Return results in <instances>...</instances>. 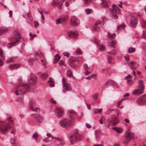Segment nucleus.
<instances>
[{
  "instance_id": "obj_12",
  "label": "nucleus",
  "mask_w": 146,
  "mask_h": 146,
  "mask_svg": "<svg viewBox=\"0 0 146 146\" xmlns=\"http://www.w3.org/2000/svg\"><path fill=\"white\" fill-rule=\"evenodd\" d=\"M35 104L32 102L30 103V109L33 111L36 112H39L40 111V109L38 107H35Z\"/></svg>"
},
{
  "instance_id": "obj_45",
  "label": "nucleus",
  "mask_w": 146,
  "mask_h": 146,
  "mask_svg": "<svg viewBox=\"0 0 146 146\" xmlns=\"http://www.w3.org/2000/svg\"><path fill=\"white\" fill-rule=\"evenodd\" d=\"M142 37L143 38L146 40V31H143V34L142 36Z\"/></svg>"
},
{
  "instance_id": "obj_51",
  "label": "nucleus",
  "mask_w": 146,
  "mask_h": 146,
  "mask_svg": "<svg viewBox=\"0 0 146 146\" xmlns=\"http://www.w3.org/2000/svg\"><path fill=\"white\" fill-rule=\"evenodd\" d=\"M56 24L58 25L60 23L62 24V23L61 22V20H60V19H58L56 20Z\"/></svg>"
},
{
  "instance_id": "obj_54",
  "label": "nucleus",
  "mask_w": 146,
  "mask_h": 146,
  "mask_svg": "<svg viewBox=\"0 0 146 146\" xmlns=\"http://www.w3.org/2000/svg\"><path fill=\"white\" fill-rule=\"evenodd\" d=\"M98 94L96 93L93 96V98L94 100H97V98Z\"/></svg>"
},
{
  "instance_id": "obj_43",
  "label": "nucleus",
  "mask_w": 146,
  "mask_h": 146,
  "mask_svg": "<svg viewBox=\"0 0 146 146\" xmlns=\"http://www.w3.org/2000/svg\"><path fill=\"white\" fill-rule=\"evenodd\" d=\"M7 120H8L11 123V125H13L14 123V121L13 120L11 119L10 117H9L7 119Z\"/></svg>"
},
{
  "instance_id": "obj_49",
  "label": "nucleus",
  "mask_w": 146,
  "mask_h": 146,
  "mask_svg": "<svg viewBox=\"0 0 146 146\" xmlns=\"http://www.w3.org/2000/svg\"><path fill=\"white\" fill-rule=\"evenodd\" d=\"M59 64L60 65H64V66H66V64H64V62L61 60H60L59 62Z\"/></svg>"
},
{
  "instance_id": "obj_5",
  "label": "nucleus",
  "mask_w": 146,
  "mask_h": 146,
  "mask_svg": "<svg viewBox=\"0 0 146 146\" xmlns=\"http://www.w3.org/2000/svg\"><path fill=\"white\" fill-rule=\"evenodd\" d=\"M78 61L75 58H70L69 59V64L70 66L72 68L76 67L78 64Z\"/></svg>"
},
{
  "instance_id": "obj_46",
  "label": "nucleus",
  "mask_w": 146,
  "mask_h": 146,
  "mask_svg": "<svg viewBox=\"0 0 146 146\" xmlns=\"http://www.w3.org/2000/svg\"><path fill=\"white\" fill-rule=\"evenodd\" d=\"M33 137L35 139V140H36L38 137V134L36 133H35L33 135Z\"/></svg>"
},
{
  "instance_id": "obj_14",
  "label": "nucleus",
  "mask_w": 146,
  "mask_h": 146,
  "mask_svg": "<svg viewBox=\"0 0 146 146\" xmlns=\"http://www.w3.org/2000/svg\"><path fill=\"white\" fill-rule=\"evenodd\" d=\"M125 136L127 139L129 140L134 138L135 135L133 133L129 131L125 133Z\"/></svg>"
},
{
  "instance_id": "obj_17",
  "label": "nucleus",
  "mask_w": 146,
  "mask_h": 146,
  "mask_svg": "<svg viewBox=\"0 0 146 146\" xmlns=\"http://www.w3.org/2000/svg\"><path fill=\"white\" fill-rule=\"evenodd\" d=\"M54 111L56 113V116L58 118H59L62 116L63 113V111L62 110L58 108L56 109Z\"/></svg>"
},
{
  "instance_id": "obj_13",
  "label": "nucleus",
  "mask_w": 146,
  "mask_h": 146,
  "mask_svg": "<svg viewBox=\"0 0 146 146\" xmlns=\"http://www.w3.org/2000/svg\"><path fill=\"white\" fill-rule=\"evenodd\" d=\"M68 35L70 38H76L78 36V33L76 31H72L68 32Z\"/></svg>"
},
{
  "instance_id": "obj_10",
  "label": "nucleus",
  "mask_w": 146,
  "mask_h": 146,
  "mask_svg": "<svg viewBox=\"0 0 146 146\" xmlns=\"http://www.w3.org/2000/svg\"><path fill=\"white\" fill-rule=\"evenodd\" d=\"M78 19L74 16H72L71 19V24L72 26H77L78 25Z\"/></svg>"
},
{
  "instance_id": "obj_22",
  "label": "nucleus",
  "mask_w": 146,
  "mask_h": 146,
  "mask_svg": "<svg viewBox=\"0 0 146 146\" xmlns=\"http://www.w3.org/2000/svg\"><path fill=\"white\" fill-rule=\"evenodd\" d=\"M54 139H56L60 143V146H63L64 144V142L59 137H54Z\"/></svg>"
},
{
  "instance_id": "obj_20",
  "label": "nucleus",
  "mask_w": 146,
  "mask_h": 146,
  "mask_svg": "<svg viewBox=\"0 0 146 146\" xmlns=\"http://www.w3.org/2000/svg\"><path fill=\"white\" fill-rule=\"evenodd\" d=\"M20 67V65L19 64H10L9 66V68L11 70Z\"/></svg>"
},
{
  "instance_id": "obj_34",
  "label": "nucleus",
  "mask_w": 146,
  "mask_h": 146,
  "mask_svg": "<svg viewBox=\"0 0 146 146\" xmlns=\"http://www.w3.org/2000/svg\"><path fill=\"white\" fill-rule=\"evenodd\" d=\"M105 49V46L102 44L100 45V48H99V50L100 52H102Z\"/></svg>"
},
{
  "instance_id": "obj_16",
  "label": "nucleus",
  "mask_w": 146,
  "mask_h": 146,
  "mask_svg": "<svg viewBox=\"0 0 146 146\" xmlns=\"http://www.w3.org/2000/svg\"><path fill=\"white\" fill-rule=\"evenodd\" d=\"M137 20L136 17H132L130 20V25L133 27H135L137 24Z\"/></svg>"
},
{
  "instance_id": "obj_24",
  "label": "nucleus",
  "mask_w": 146,
  "mask_h": 146,
  "mask_svg": "<svg viewBox=\"0 0 146 146\" xmlns=\"http://www.w3.org/2000/svg\"><path fill=\"white\" fill-rule=\"evenodd\" d=\"M102 111V109H100L99 110L98 109L94 108L93 110L95 114H96L98 113H101Z\"/></svg>"
},
{
  "instance_id": "obj_47",
  "label": "nucleus",
  "mask_w": 146,
  "mask_h": 146,
  "mask_svg": "<svg viewBox=\"0 0 146 146\" xmlns=\"http://www.w3.org/2000/svg\"><path fill=\"white\" fill-rule=\"evenodd\" d=\"M108 53L111 54L113 55H115L117 52L115 50H113L111 51H109L108 52Z\"/></svg>"
},
{
  "instance_id": "obj_56",
  "label": "nucleus",
  "mask_w": 146,
  "mask_h": 146,
  "mask_svg": "<svg viewBox=\"0 0 146 146\" xmlns=\"http://www.w3.org/2000/svg\"><path fill=\"white\" fill-rule=\"evenodd\" d=\"M39 56L41 58H44V56L42 52H40L39 54Z\"/></svg>"
},
{
  "instance_id": "obj_2",
  "label": "nucleus",
  "mask_w": 146,
  "mask_h": 146,
  "mask_svg": "<svg viewBox=\"0 0 146 146\" xmlns=\"http://www.w3.org/2000/svg\"><path fill=\"white\" fill-rule=\"evenodd\" d=\"M14 37L15 39V41L12 43H8L7 45L8 48H10L12 46L17 45L18 44L19 42H22L24 40V38H22L19 33L17 31L15 32Z\"/></svg>"
},
{
  "instance_id": "obj_58",
  "label": "nucleus",
  "mask_w": 146,
  "mask_h": 146,
  "mask_svg": "<svg viewBox=\"0 0 146 146\" xmlns=\"http://www.w3.org/2000/svg\"><path fill=\"white\" fill-rule=\"evenodd\" d=\"M50 102L53 104H56V102L55 100H54L53 98H52L50 100Z\"/></svg>"
},
{
  "instance_id": "obj_61",
  "label": "nucleus",
  "mask_w": 146,
  "mask_h": 146,
  "mask_svg": "<svg viewBox=\"0 0 146 146\" xmlns=\"http://www.w3.org/2000/svg\"><path fill=\"white\" fill-rule=\"evenodd\" d=\"M112 60V58L111 57H109L108 59V62L110 63H111V61Z\"/></svg>"
},
{
  "instance_id": "obj_29",
  "label": "nucleus",
  "mask_w": 146,
  "mask_h": 146,
  "mask_svg": "<svg viewBox=\"0 0 146 146\" xmlns=\"http://www.w3.org/2000/svg\"><path fill=\"white\" fill-rule=\"evenodd\" d=\"M67 74L68 77L71 78L73 77L72 72L70 70H68L67 71Z\"/></svg>"
},
{
  "instance_id": "obj_32",
  "label": "nucleus",
  "mask_w": 146,
  "mask_h": 146,
  "mask_svg": "<svg viewBox=\"0 0 146 146\" xmlns=\"http://www.w3.org/2000/svg\"><path fill=\"white\" fill-rule=\"evenodd\" d=\"M113 122L111 121V123L113 126H115L118 123V121L116 118H115Z\"/></svg>"
},
{
  "instance_id": "obj_8",
  "label": "nucleus",
  "mask_w": 146,
  "mask_h": 146,
  "mask_svg": "<svg viewBox=\"0 0 146 146\" xmlns=\"http://www.w3.org/2000/svg\"><path fill=\"white\" fill-rule=\"evenodd\" d=\"M62 80L64 88L68 91L71 90L72 88L70 84L65 81L63 78H62Z\"/></svg>"
},
{
  "instance_id": "obj_3",
  "label": "nucleus",
  "mask_w": 146,
  "mask_h": 146,
  "mask_svg": "<svg viewBox=\"0 0 146 146\" xmlns=\"http://www.w3.org/2000/svg\"><path fill=\"white\" fill-rule=\"evenodd\" d=\"M11 128V127L9 123L0 121V132L3 134H6L7 133L8 129Z\"/></svg>"
},
{
  "instance_id": "obj_19",
  "label": "nucleus",
  "mask_w": 146,
  "mask_h": 146,
  "mask_svg": "<svg viewBox=\"0 0 146 146\" xmlns=\"http://www.w3.org/2000/svg\"><path fill=\"white\" fill-rule=\"evenodd\" d=\"M8 31V28L5 27H0V35L7 32Z\"/></svg>"
},
{
  "instance_id": "obj_41",
  "label": "nucleus",
  "mask_w": 146,
  "mask_h": 146,
  "mask_svg": "<svg viewBox=\"0 0 146 146\" xmlns=\"http://www.w3.org/2000/svg\"><path fill=\"white\" fill-rule=\"evenodd\" d=\"M41 22L42 24H44L45 21V19L44 15H42L41 16Z\"/></svg>"
},
{
  "instance_id": "obj_27",
  "label": "nucleus",
  "mask_w": 146,
  "mask_h": 146,
  "mask_svg": "<svg viewBox=\"0 0 146 146\" xmlns=\"http://www.w3.org/2000/svg\"><path fill=\"white\" fill-rule=\"evenodd\" d=\"M60 57L58 55L56 54L55 56V58L54 59V61L53 62L54 63H56L57 62V61H58L60 59Z\"/></svg>"
},
{
  "instance_id": "obj_42",
  "label": "nucleus",
  "mask_w": 146,
  "mask_h": 146,
  "mask_svg": "<svg viewBox=\"0 0 146 146\" xmlns=\"http://www.w3.org/2000/svg\"><path fill=\"white\" fill-rule=\"evenodd\" d=\"M33 61L34 60L33 59H29L28 60V63L30 65L33 66Z\"/></svg>"
},
{
  "instance_id": "obj_55",
  "label": "nucleus",
  "mask_w": 146,
  "mask_h": 146,
  "mask_svg": "<svg viewBox=\"0 0 146 146\" xmlns=\"http://www.w3.org/2000/svg\"><path fill=\"white\" fill-rule=\"evenodd\" d=\"M43 59H42L41 60V61L42 62H43L44 63V64H42V65H45V62H46V60L44 58H42Z\"/></svg>"
},
{
  "instance_id": "obj_21",
  "label": "nucleus",
  "mask_w": 146,
  "mask_h": 146,
  "mask_svg": "<svg viewBox=\"0 0 146 146\" xmlns=\"http://www.w3.org/2000/svg\"><path fill=\"white\" fill-rule=\"evenodd\" d=\"M100 22L96 23L94 26V30L97 31H100V27L101 26Z\"/></svg>"
},
{
  "instance_id": "obj_53",
  "label": "nucleus",
  "mask_w": 146,
  "mask_h": 146,
  "mask_svg": "<svg viewBox=\"0 0 146 146\" xmlns=\"http://www.w3.org/2000/svg\"><path fill=\"white\" fill-rule=\"evenodd\" d=\"M63 54L65 56L68 57L69 55V54L68 52H65L63 53Z\"/></svg>"
},
{
  "instance_id": "obj_62",
  "label": "nucleus",
  "mask_w": 146,
  "mask_h": 146,
  "mask_svg": "<svg viewBox=\"0 0 146 146\" xmlns=\"http://www.w3.org/2000/svg\"><path fill=\"white\" fill-rule=\"evenodd\" d=\"M124 58L127 61H128L130 60L129 57V56H124Z\"/></svg>"
},
{
  "instance_id": "obj_59",
  "label": "nucleus",
  "mask_w": 146,
  "mask_h": 146,
  "mask_svg": "<svg viewBox=\"0 0 146 146\" xmlns=\"http://www.w3.org/2000/svg\"><path fill=\"white\" fill-rule=\"evenodd\" d=\"M46 135L48 137H51L52 139H54V137L52 136L50 133H47Z\"/></svg>"
},
{
  "instance_id": "obj_48",
  "label": "nucleus",
  "mask_w": 146,
  "mask_h": 146,
  "mask_svg": "<svg viewBox=\"0 0 146 146\" xmlns=\"http://www.w3.org/2000/svg\"><path fill=\"white\" fill-rule=\"evenodd\" d=\"M61 21V22L62 23V24L63 25H64V22L66 20V19L64 18H62L60 19Z\"/></svg>"
},
{
  "instance_id": "obj_38",
  "label": "nucleus",
  "mask_w": 146,
  "mask_h": 146,
  "mask_svg": "<svg viewBox=\"0 0 146 146\" xmlns=\"http://www.w3.org/2000/svg\"><path fill=\"white\" fill-rule=\"evenodd\" d=\"M92 11V10L90 9H87L85 10L86 13L87 14H90Z\"/></svg>"
},
{
  "instance_id": "obj_23",
  "label": "nucleus",
  "mask_w": 146,
  "mask_h": 146,
  "mask_svg": "<svg viewBox=\"0 0 146 146\" xmlns=\"http://www.w3.org/2000/svg\"><path fill=\"white\" fill-rule=\"evenodd\" d=\"M133 93L137 96H139L142 93V92L141 91H140L139 89H137L134 90L133 92Z\"/></svg>"
},
{
  "instance_id": "obj_60",
  "label": "nucleus",
  "mask_w": 146,
  "mask_h": 146,
  "mask_svg": "<svg viewBox=\"0 0 146 146\" xmlns=\"http://www.w3.org/2000/svg\"><path fill=\"white\" fill-rule=\"evenodd\" d=\"M131 78V76L130 74L128 75L127 76H126L125 78V80H127L128 79H130Z\"/></svg>"
},
{
  "instance_id": "obj_33",
  "label": "nucleus",
  "mask_w": 146,
  "mask_h": 146,
  "mask_svg": "<svg viewBox=\"0 0 146 146\" xmlns=\"http://www.w3.org/2000/svg\"><path fill=\"white\" fill-rule=\"evenodd\" d=\"M114 83V82L112 80H108L105 83V85L107 86L110 84H112Z\"/></svg>"
},
{
  "instance_id": "obj_31",
  "label": "nucleus",
  "mask_w": 146,
  "mask_h": 146,
  "mask_svg": "<svg viewBox=\"0 0 146 146\" xmlns=\"http://www.w3.org/2000/svg\"><path fill=\"white\" fill-rule=\"evenodd\" d=\"M48 75L46 73L43 74L41 76V78L43 80H45L48 78Z\"/></svg>"
},
{
  "instance_id": "obj_26",
  "label": "nucleus",
  "mask_w": 146,
  "mask_h": 146,
  "mask_svg": "<svg viewBox=\"0 0 146 146\" xmlns=\"http://www.w3.org/2000/svg\"><path fill=\"white\" fill-rule=\"evenodd\" d=\"M141 26L143 28H145L146 27V23L145 21L143 19H141L140 21Z\"/></svg>"
},
{
  "instance_id": "obj_11",
  "label": "nucleus",
  "mask_w": 146,
  "mask_h": 146,
  "mask_svg": "<svg viewBox=\"0 0 146 146\" xmlns=\"http://www.w3.org/2000/svg\"><path fill=\"white\" fill-rule=\"evenodd\" d=\"M32 116L35 120L39 123H41L43 121V117L37 114H33Z\"/></svg>"
},
{
  "instance_id": "obj_6",
  "label": "nucleus",
  "mask_w": 146,
  "mask_h": 146,
  "mask_svg": "<svg viewBox=\"0 0 146 146\" xmlns=\"http://www.w3.org/2000/svg\"><path fill=\"white\" fill-rule=\"evenodd\" d=\"M118 7L115 5H112V8L110 9V11L112 14V17L114 19L117 18V10Z\"/></svg>"
},
{
  "instance_id": "obj_52",
  "label": "nucleus",
  "mask_w": 146,
  "mask_h": 146,
  "mask_svg": "<svg viewBox=\"0 0 146 146\" xmlns=\"http://www.w3.org/2000/svg\"><path fill=\"white\" fill-rule=\"evenodd\" d=\"M13 61V58H10L7 61V62L8 63H10Z\"/></svg>"
},
{
  "instance_id": "obj_9",
  "label": "nucleus",
  "mask_w": 146,
  "mask_h": 146,
  "mask_svg": "<svg viewBox=\"0 0 146 146\" xmlns=\"http://www.w3.org/2000/svg\"><path fill=\"white\" fill-rule=\"evenodd\" d=\"M146 101V95L142 96L139 97L137 100V103L139 104H144Z\"/></svg>"
},
{
  "instance_id": "obj_25",
  "label": "nucleus",
  "mask_w": 146,
  "mask_h": 146,
  "mask_svg": "<svg viewBox=\"0 0 146 146\" xmlns=\"http://www.w3.org/2000/svg\"><path fill=\"white\" fill-rule=\"evenodd\" d=\"M48 83H51V84H50V85L52 87H54V80L53 78H50L49 79L48 81Z\"/></svg>"
},
{
  "instance_id": "obj_30",
  "label": "nucleus",
  "mask_w": 146,
  "mask_h": 146,
  "mask_svg": "<svg viewBox=\"0 0 146 146\" xmlns=\"http://www.w3.org/2000/svg\"><path fill=\"white\" fill-rule=\"evenodd\" d=\"M125 27V25H119L117 27V30H120L123 29Z\"/></svg>"
},
{
  "instance_id": "obj_36",
  "label": "nucleus",
  "mask_w": 146,
  "mask_h": 146,
  "mask_svg": "<svg viewBox=\"0 0 146 146\" xmlns=\"http://www.w3.org/2000/svg\"><path fill=\"white\" fill-rule=\"evenodd\" d=\"M108 44L110 47H114V45L115 44V43L114 40H113L111 42H109Z\"/></svg>"
},
{
  "instance_id": "obj_63",
  "label": "nucleus",
  "mask_w": 146,
  "mask_h": 146,
  "mask_svg": "<svg viewBox=\"0 0 146 146\" xmlns=\"http://www.w3.org/2000/svg\"><path fill=\"white\" fill-rule=\"evenodd\" d=\"M69 112L70 114H74L75 113V111L73 110H70Z\"/></svg>"
},
{
  "instance_id": "obj_35",
  "label": "nucleus",
  "mask_w": 146,
  "mask_h": 146,
  "mask_svg": "<svg viewBox=\"0 0 146 146\" xmlns=\"http://www.w3.org/2000/svg\"><path fill=\"white\" fill-rule=\"evenodd\" d=\"M107 36L110 38H113L115 37V34L113 33L111 34L108 33L107 34Z\"/></svg>"
},
{
  "instance_id": "obj_28",
  "label": "nucleus",
  "mask_w": 146,
  "mask_h": 146,
  "mask_svg": "<svg viewBox=\"0 0 146 146\" xmlns=\"http://www.w3.org/2000/svg\"><path fill=\"white\" fill-rule=\"evenodd\" d=\"M113 129L116 131L118 133H120L122 131V130L121 128L114 127L113 128Z\"/></svg>"
},
{
  "instance_id": "obj_15",
  "label": "nucleus",
  "mask_w": 146,
  "mask_h": 146,
  "mask_svg": "<svg viewBox=\"0 0 146 146\" xmlns=\"http://www.w3.org/2000/svg\"><path fill=\"white\" fill-rule=\"evenodd\" d=\"M69 139L70 143L73 144L74 143L72 141H78L79 139V136L77 134L71 135L69 137Z\"/></svg>"
},
{
  "instance_id": "obj_18",
  "label": "nucleus",
  "mask_w": 146,
  "mask_h": 146,
  "mask_svg": "<svg viewBox=\"0 0 146 146\" xmlns=\"http://www.w3.org/2000/svg\"><path fill=\"white\" fill-rule=\"evenodd\" d=\"M102 2L101 5L102 7L108 8L109 7V3L105 0H101Z\"/></svg>"
},
{
  "instance_id": "obj_7",
  "label": "nucleus",
  "mask_w": 146,
  "mask_h": 146,
  "mask_svg": "<svg viewBox=\"0 0 146 146\" xmlns=\"http://www.w3.org/2000/svg\"><path fill=\"white\" fill-rule=\"evenodd\" d=\"M64 0H62L59 1V0H53V2L51 4L53 6H57L58 8L60 9L62 6V4L63 3Z\"/></svg>"
},
{
  "instance_id": "obj_39",
  "label": "nucleus",
  "mask_w": 146,
  "mask_h": 146,
  "mask_svg": "<svg viewBox=\"0 0 146 146\" xmlns=\"http://www.w3.org/2000/svg\"><path fill=\"white\" fill-rule=\"evenodd\" d=\"M135 50V49L133 48H129L128 49V52L129 53L133 52Z\"/></svg>"
},
{
  "instance_id": "obj_37",
  "label": "nucleus",
  "mask_w": 146,
  "mask_h": 146,
  "mask_svg": "<svg viewBox=\"0 0 146 146\" xmlns=\"http://www.w3.org/2000/svg\"><path fill=\"white\" fill-rule=\"evenodd\" d=\"M0 55L3 60H5V57L3 55V52L1 48H0Z\"/></svg>"
},
{
  "instance_id": "obj_50",
  "label": "nucleus",
  "mask_w": 146,
  "mask_h": 146,
  "mask_svg": "<svg viewBox=\"0 0 146 146\" xmlns=\"http://www.w3.org/2000/svg\"><path fill=\"white\" fill-rule=\"evenodd\" d=\"M34 23L35 24V27H37L39 26V24L37 21H34Z\"/></svg>"
},
{
  "instance_id": "obj_64",
  "label": "nucleus",
  "mask_w": 146,
  "mask_h": 146,
  "mask_svg": "<svg viewBox=\"0 0 146 146\" xmlns=\"http://www.w3.org/2000/svg\"><path fill=\"white\" fill-rule=\"evenodd\" d=\"M144 89V86H142L140 88L139 90L141 91V92H142V91Z\"/></svg>"
},
{
  "instance_id": "obj_4",
  "label": "nucleus",
  "mask_w": 146,
  "mask_h": 146,
  "mask_svg": "<svg viewBox=\"0 0 146 146\" xmlns=\"http://www.w3.org/2000/svg\"><path fill=\"white\" fill-rule=\"evenodd\" d=\"M72 119L71 118L69 119L64 118L61 120L60 124L63 127H68L71 125L72 124Z\"/></svg>"
},
{
  "instance_id": "obj_40",
  "label": "nucleus",
  "mask_w": 146,
  "mask_h": 146,
  "mask_svg": "<svg viewBox=\"0 0 146 146\" xmlns=\"http://www.w3.org/2000/svg\"><path fill=\"white\" fill-rule=\"evenodd\" d=\"M76 53L78 55H81L82 54V52L81 51L80 49L78 48L77 49Z\"/></svg>"
},
{
  "instance_id": "obj_1",
  "label": "nucleus",
  "mask_w": 146,
  "mask_h": 146,
  "mask_svg": "<svg viewBox=\"0 0 146 146\" xmlns=\"http://www.w3.org/2000/svg\"><path fill=\"white\" fill-rule=\"evenodd\" d=\"M36 77L35 76H34L32 77V76H31L30 78V80L29 81V84H23V86L21 87L19 90L18 91H20L22 94L25 93L26 92L28 91L30 89L31 87L30 86L31 84L33 85H34L36 83Z\"/></svg>"
},
{
  "instance_id": "obj_44",
  "label": "nucleus",
  "mask_w": 146,
  "mask_h": 146,
  "mask_svg": "<svg viewBox=\"0 0 146 146\" xmlns=\"http://www.w3.org/2000/svg\"><path fill=\"white\" fill-rule=\"evenodd\" d=\"M99 132V131L98 130H96L94 131V134L96 138L97 137H98L99 135L98 134V133Z\"/></svg>"
},
{
  "instance_id": "obj_57",
  "label": "nucleus",
  "mask_w": 146,
  "mask_h": 146,
  "mask_svg": "<svg viewBox=\"0 0 146 146\" xmlns=\"http://www.w3.org/2000/svg\"><path fill=\"white\" fill-rule=\"evenodd\" d=\"M84 68L85 69V70H87V69H88V68L87 66V65L85 64L84 65Z\"/></svg>"
}]
</instances>
